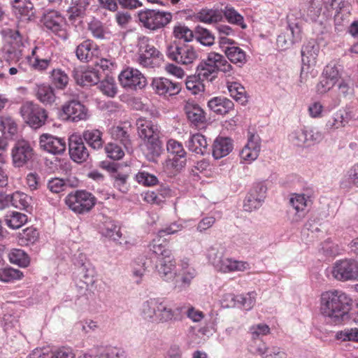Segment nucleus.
<instances>
[{"label": "nucleus", "instance_id": "393cba45", "mask_svg": "<svg viewBox=\"0 0 358 358\" xmlns=\"http://www.w3.org/2000/svg\"><path fill=\"white\" fill-rule=\"evenodd\" d=\"M15 15L22 21H31L34 18V5L29 0H13L12 3Z\"/></svg>", "mask_w": 358, "mask_h": 358}, {"label": "nucleus", "instance_id": "09e8293b", "mask_svg": "<svg viewBox=\"0 0 358 358\" xmlns=\"http://www.w3.org/2000/svg\"><path fill=\"white\" fill-rule=\"evenodd\" d=\"M166 148L169 153L174 155L175 157H177V159L173 158V161L175 162L177 159H182L180 165V166H184L186 161V152L184 150L182 145L176 140L170 139L167 142Z\"/></svg>", "mask_w": 358, "mask_h": 358}, {"label": "nucleus", "instance_id": "9d476101", "mask_svg": "<svg viewBox=\"0 0 358 358\" xmlns=\"http://www.w3.org/2000/svg\"><path fill=\"white\" fill-rule=\"evenodd\" d=\"M120 85L127 90H140L147 85L144 75L137 69L127 67L118 76Z\"/></svg>", "mask_w": 358, "mask_h": 358}, {"label": "nucleus", "instance_id": "37998d69", "mask_svg": "<svg viewBox=\"0 0 358 358\" xmlns=\"http://www.w3.org/2000/svg\"><path fill=\"white\" fill-rule=\"evenodd\" d=\"M149 247L150 250L159 257H169L172 255L171 251L168 248V243L159 236L152 240Z\"/></svg>", "mask_w": 358, "mask_h": 358}, {"label": "nucleus", "instance_id": "4be33fe9", "mask_svg": "<svg viewBox=\"0 0 358 358\" xmlns=\"http://www.w3.org/2000/svg\"><path fill=\"white\" fill-rule=\"evenodd\" d=\"M180 267L181 268L179 272L180 279V280L176 281L175 286V288L179 292L188 288L191 285L192 280L197 275L196 269L193 266H191L186 260H182L181 262Z\"/></svg>", "mask_w": 358, "mask_h": 358}, {"label": "nucleus", "instance_id": "1a4fd4ad", "mask_svg": "<svg viewBox=\"0 0 358 358\" xmlns=\"http://www.w3.org/2000/svg\"><path fill=\"white\" fill-rule=\"evenodd\" d=\"M26 49V43L23 41L19 31L15 30L3 48V57L8 62H17L24 55Z\"/></svg>", "mask_w": 358, "mask_h": 358}, {"label": "nucleus", "instance_id": "f257e3e1", "mask_svg": "<svg viewBox=\"0 0 358 358\" xmlns=\"http://www.w3.org/2000/svg\"><path fill=\"white\" fill-rule=\"evenodd\" d=\"M352 299L341 290H329L320 296V312L329 321L335 324L348 319Z\"/></svg>", "mask_w": 358, "mask_h": 358}, {"label": "nucleus", "instance_id": "ea45409f", "mask_svg": "<svg viewBox=\"0 0 358 358\" xmlns=\"http://www.w3.org/2000/svg\"><path fill=\"white\" fill-rule=\"evenodd\" d=\"M127 351L122 347L106 345L99 349L94 358H127Z\"/></svg>", "mask_w": 358, "mask_h": 358}, {"label": "nucleus", "instance_id": "0eeeda50", "mask_svg": "<svg viewBox=\"0 0 358 358\" xmlns=\"http://www.w3.org/2000/svg\"><path fill=\"white\" fill-rule=\"evenodd\" d=\"M65 203L71 210L82 214L90 211L93 208L95 205V198L88 192L77 190L66 196Z\"/></svg>", "mask_w": 358, "mask_h": 358}, {"label": "nucleus", "instance_id": "2eb2a0df", "mask_svg": "<svg viewBox=\"0 0 358 358\" xmlns=\"http://www.w3.org/2000/svg\"><path fill=\"white\" fill-rule=\"evenodd\" d=\"M13 163L15 167H21L31 160L34 150L29 142L22 140L17 141L11 150Z\"/></svg>", "mask_w": 358, "mask_h": 358}, {"label": "nucleus", "instance_id": "864d4df0", "mask_svg": "<svg viewBox=\"0 0 358 358\" xmlns=\"http://www.w3.org/2000/svg\"><path fill=\"white\" fill-rule=\"evenodd\" d=\"M92 0H71V6L68 9L70 13L69 18L80 17L85 14V10L91 4Z\"/></svg>", "mask_w": 358, "mask_h": 358}, {"label": "nucleus", "instance_id": "c756f323", "mask_svg": "<svg viewBox=\"0 0 358 358\" xmlns=\"http://www.w3.org/2000/svg\"><path fill=\"white\" fill-rule=\"evenodd\" d=\"M136 126L138 135L144 141L159 136L158 126L150 120L138 119Z\"/></svg>", "mask_w": 358, "mask_h": 358}, {"label": "nucleus", "instance_id": "f3484780", "mask_svg": "<svg viewBox=\"0 0 358 358\" xmlns=\"http://www.w3.org/2000/svg\"><path fill=\"white\" fill-rule=\"evenodd\" d=\"M69 141V151L71 159L77 163L85 162L90 154L81 136L72 135Z\"/></svg>", "mask_w": 358, "mask_h": 358}, {"label": "nucleus", "instance_id": "13d9d810", "mask_svg": "<svg viewBox=\"0 0 358 358\" xmlns=\"http://www.w3.org/2000/svg\"><path fill=\"white\" fill-rule=\"evenodd\" d=\"M195 38L205 46H211L215 43V36L207 29L197 26L195 29Z\"/></svg>", "mask_w": 358, "mask_h": 358}, {"label": "nucleus", "instance_id": "6ab92c4d", "mask_svg": "<svg viewBox=\"0 0 358 358\" xmlns=\"http://www.w3.org/2000/svg\"><path fill=\"white\" fill-rule=\"evenodd\" d=\"M95 282V270L89 263L86 264L81 259L80 266L76 278V284L80 289H88Z\"/></svg>", "mask_w": 358, "mask_h": 358}, {"label": "nucleus", "instance_id": "c03bdc74", "mask_svg": "<svg viewBox=\"0 0 358 358\" xmlns=\"http://www.w3.org/2000/svg\"><path fill=\"white\" fill-rule=\"evenodd\" d=\"M52 84L57 89H64L69 83V78L67 73L59 68H53L50 73Z\"/></svg>", "mask_w": 358, "mask_h": 358}, {"label": "nucleus", "instance_id": "473e14b6", "mask_svg": "<svg viewBox=\"0 0 358 358\" xmlns=\"http://www.w3.org/2000/svg\"><path fill=\"white\" fill-rule=\"evenodd\" d=\"M98 50L97 45L92 40H85L79 44L76 49L77 58L81 62H89Z\"/></svg>", "mask_w": 358, "mask_h": 358}, {"label": "nucleus", "instance_id": "39448f33", "mask_svg": "<svg viewBox=\"0 0 358 358\" xmlns=\"http://www.w3.org/2000/svg\"><path fill=\"white\" fill-rule=\"evenodd\" d=\"M140 22L151 31L162 29L169 24L173 15L171 13L156 9H144L138 13Z\"/></svg>", "mask_w": 358, "mask_h": 358}, {"label": "nucleus", "instance_id": "7c9ffc66", "mask_svg": "<svg viewBox=\"0 0 358 358\" xmlns=\"http://www.w3.org/2000/svg\"><path fill=\"white\" fill-rule=\"evenodd\" d=\"M233 150V143L230 138L218 136L213 145V156L219 159L228 155Z\"/></svg>", "mask_w": 358, "mask_h": 358}, {"label": "nucleus", "instance_id": "4468645a", "mask_svg": "<svg viewBox=\"0 0 358 358\" xmlns=\"http://www.w3.org/2000/svg\"><path fill=\"white\" fill-rule=\"evenodd\" d=\"M267 188L262 183L255 185L246 195L243 208L245 211L252 212L259 208L266 198Z\"/></svg>", "mask_w": 358, "mask_h": 358}, {"label": "nucleus", "instance_id": "ddd939ff", "mask_svg": "<svg viewBox=\"0 0 358 358\" xmlns=\"http://www.w3.org/2000/svg\"><path fill=\"white\" fill-rule=\"evenodd\" d=\"M62 110L64 118L70 122L85 121L89 117L88 109L78 100L66 101L62 106Z\"/></svg>", "mask_w": 358, "mask_h": 358}, {"label": "nucleus", "instance_id": "a211bd4d", "mask_svg": "<svg viewBox=\"0 0 358 358\" xmlns=\"http://www.w3.org/2000/svg\"><path fill=\"white\" fill-rule=\"evenodd\" d=\"M39 143L41 148L53 155L63 154L66 148L64 138L48 134H43L40 136Z\"/></svg>", "mask_w": 358, "mask_h": 358}, {"label": "nucleus", "instance_id": "bb28decb", "mask_svg": "<svg viewBox=\"0 0 358 358\" xmlns=\"http://www.w3.org/2000/svg\"><path fill=\"white\" fill-rule=\"evenodd\" d=\"M251 268L250 264L246 261H240L231 257H224L222 263L217 269L224 273L243 272Z\"/></svg>", "mask_w": 358, "mask_h": 358}, {"label": "nucleus", "instance_id": "423d86ee", "mask_svg": "<svg viewBox=\"0 0 358 358\" xmlns=\"http://www.w3.org/2000/svg\"><path fill=\"white\" fill-rule=\"evenodd\" d=\"M41 22L47 31L54 34L62 39L66 40L68 38L69 34L66 30L65 18L59 11L55 10H46L43 13Z\"/></svg>", "mask_w": 358, "mask_h": 358}, {"label": "nucleus", "instance_id": "4c0bfd02", "mask_svg": "<svg viewBox=\"0 0 358 358\" xmlns=\"http://www.w3.org/2000/svg\"><path fill=\"white\" fill-rule=\"evenodd\" d=\"M145 155L150 162H155L162 151V142L159 136L145 141Z\"/></svg>", "mask_w": 358, "mask_h": 358}, {"label": "nucleus", "instance_id": "aec40b11", "mask_svg": "<svg viewBox=\"0 0 358 358\" xmlns=\"http://www.w3.org/2000/svg\"><path fill=\"white\" fill-rule=\"evenodd\" d=\"M308 199L304 194H293L289 199V204L294 210V215L290 217L292 223H299L306 215Z\"/></svg>", "mask_w": 358, "mask_h": 358}, {"label": "nucleus", "instance_id": "603ef678", "mask_svg": "<svg viewBox=\"0 0 358 358\" xmlns=\"http://www.w3.org/2000/svg\"><path fill=\"white\" fill-rule=\"evenodd\" d=\"M222 13V15H224L229 23L238 25L243 29L247 27L246 24L244 22L243 15L235 10L234 8L227 6Z\"/></svg>", "mask_w": 358, "mask_h": 358}, {"label": "nucleus", "instance_id": "4d7b16f0", "mask_svg": "<svg viewBox=\"0 0 358 358\" xmlns=\"http://www.w3.org/2000/svg\"><path fill=\"white\" fill-rule=\"evenodd\" d=\"M23 273L18 269L12 267L0 268V282H13L22 279Z\"/></svg>", "mask_w": 358, "mask_h": 358}, {"label": "nucleus", "instance_id": "6e6552de", "mask_svg": "<svg viewBox=\"0 0 358 358\" xmlns=\"http://www.w3.org/2000/svg\"><path fill=\"white\" fill-rule=\"evenodd\" d=\"M20 113L24 122L34 129H38L45 124L48 117L45 110L31 101L24 103Z\"/></svg>", "mask_w": 358, "mask_h": 358}, {"label": "nucleus", "instance_id": "9b49d317", "mask_svg": "<svg viewBox=\"0 0 358 358\" xmlns=\"http://www.w3.org/2000/svg\"><path fill=\"white\" fill-rule=\"evenodd\" d=\"M333 276L341 281L358 279V262L353 259L337 261L333 268Z\"/></svg>", "mask_w": 358, "mask_h": 358}, {"label": "nucleus", "instance_id": "680f3d73", "mask_svg": "<svg viewBox=\"0 0 358 358\" xmlns=\"http://www.w3.org/2000/svg\"><path fill=\"white\" fill-rule=\"evenodd\" d=\"M109 133L113 139L120 141L126 148L131 145L129 136L127 130L123 127L119 126L112 127L109 130Z\"/></svg>", "mask_w": 358, "mask_h": 358}, {"label": "nucleus", "instance_id": "f704fd0d", "mask_svg": "<svg viewBox=\"0 0 358 358\" xmlns=\"http://www.w3.org/2000/svg\"><path fill=\"white\" fill-rule=\"evenodd\" d=\"M102 136L103 133L99 129H86L83 132L81 138L91 148L97 150L103 148L104 141Z\"/></svg>", "mask_w": 358, "mask_h": 358}, {"label": "nucleus", "instance_id": "052dcab7", "mask_svg": "<svg viewBox=\"0 0 358 358\" xmlns=\"http://www.w3.org/2000/svg\"><path fill=\"white\" fill-rule=\"evenodd\" d=\"M289 140L296 146H308L307 128L296 129L289 135Z\"/></svg>", "mask_w": 358, "mask_h": 358}, {"label": "nucleus", "instance_id": "0e129e2a", "mask_svg": "<svg viewBox=\"0 0 358 358\" xmlns=\"http://www.w3.org/2000/svg\"><path fill=\"white\" fill-rule=\"evenodd\" d=\"M323 3L328 13L334 10L336 15L343 10L348 11V3L345 0H323Z\"/></svg>", "mask_w": 358, "mask_h": 358}, {"label": "nucleus", "instance_id": "3c124183", "mask_svg": "<svg viewBox=\"0 0 358 358\" xmlns=\"http://www.w3.org/2000/svg\"><path fill=\"white\" fill-rule=\"evenodd\" d=\"M36 96L38 99L45 105H51L55 101L54 90L50 85H41L37 87Z\"/></svg>", "mask_w": 358, "mask_h": 358}, {"label": "nucleus", "instance_id": "b1692460", "mask_svg": "<svg viewBox=\"0 0 358 358\" xmlns=\"http://www.w3.org/2000/svg\"><path fill=\"white\" fill-rule=\"evenodd\" d=\"M207 63L213 66V68L218 73L222 71L227 74V76H231L234 73V68L227 59L221 54L211 52L208 54L206 59Z\"/></svg>", "mask_w": 358, "mask_h": 358}, {"label": "nucleus", "instance_id": "58836bf2", "mask_svg": "<svg viewBox=\"0 0 358 358\" xmlns=\"http://www.w3.org/2000/svg\"><path fill=\"white\" fill-rule=\"evenodd\" d=\"M37 51H40V48L35 47L31 52V55L34 57V61H31L30 56H27V59L31 63V66L38 71H43L49 67L53 66V60L52 57L48 56L45 58H41V55H37Z\"/></svg>", "mask_w": 358, "mask_h": 358}, {"label": "nucleus", "instance_id": "72a5a7b5", "mask_svg": "<svg viewBox=\"0 0 358 358\" xmlns=\"http://www.w3.org/2000/svg\"><path fill=\"white\" fill-rule=\"evenodd\" d=\"M319 45L315 41L311 40L305 43L301 48V60L303 65L310 66L315 63L319 52Z\"/></svg>", "mask_w": 358, "mask_h": 358}, {"label": "nucleus", "instance_id": "2f4dec72", "mask_svg": "<svg viewBox=\"0 0 358 358\" xmlns=\"http://www.w3.org/2000/svg\"><path fill=\"white\" fill-rule=\"evenodd\" d=\"M186 146L189 151L200 155H204L208 151L207 140L199 133L191 135L186 142Z\"/></svg>", "mask_w": 358, "mask_h": 358}, {"label": "nucleus", "instance_id": "e2e57ef3", "mask_svg": "<svg viewBox=\"0 0 358 358\" xmlns=\"http://www.w3.org/2000/svg\"><path fill=\"white\" fill-rule=\"evenodd\" d=\"M88 29L92 36L97 39L106 38V35L109 33L103 24L97 20H94L89 23Z\"/></svg>", "mask_w": 358, "mask_h": 358}, {"label": "nucleus", "instance_id": "c9c22d12", "mask_svg": "<svg viewBox=\"0 0 358 358\" xmlns=\"http://www.w3.org/2000/svg\"><path fill=\"white\" fill-rule=\"evenodd\" d=\"M224 54L230 62L239 67L243 66L248 61L246 52L236 45L226 48Z\"/></svg>", "mask_w": 358, "mask_h": 358}, {"label": "nucleus", "instance_id": "cd10ccee", "mask_svg": "<svg viewBox=\"0 0 358 358\" xmlns=\"http://www.w3.org/2000/svg\"><path fill=\"white\" fill-rule=\"evenodd\" d=\"M208 108L217 115H224L234 109L232 101L224 96H215L208 101Z\"/></svg>", "mask_w": 358, "mask_h": 358}, {"label": "nucleus", "instance_id": "412c9836", "mask_svg": "<svg viewBox=\"0 0 358 358\" xmlns=\"http://www.w3.org/2000/svg\"><path fill=\"white\" fill-rule=\"evenodd\" d=\"M261 145L259 136L250 134L247 144L240 152V157L242 160L251 163L258 157Z\"/></svg>", "mask_w": 358, "mask_h": 358}, {"label": "nucleus", "instance_id": "a878e982", "mask_svg": "<svg viewBox=\"0 0 358 358\" xmlns=\"http://www.w3.org/2000/svg\"><path fill=\"white\" fill-rule=\"evenodd\" d=\"M184 110L188 120L194 126L199 127L206 122V113L198 104L187 102Z\"/></svg>", "mask_w": 358, "mask_h": 358}, {"label": "nucleus", "instance_id": "49530a36", "mask_svg": "<svg viewBox=\"0 0 358 358\" xmlns=\"http://www.w3.org/2000/svg\"><path fill=\"white\" fill-rule=\"evenodd\" d=\"M346 124L348 120L345 117V112L338 110L327 120L325 127L327 130L331 131L344 127Z\"/></svg>", "mask_w": 358, "mask_h": 358}, {"label": "nucleus", "instance_id": "de8ad7c7", "mask_svg": "<svg viewBox=\"0 0 358 358\" xmlns=\"http://www.w3.org/2000/svg\"><path fill=\"white\" fill-rule=\"evenodd\" d=\"M303 13H300V17H305V13L311 20H316L319 17L322 8L320 0H310L307 4L302 6Z\"/></svg>", "mask_w": 358, "mask_h": 358}, {"label": "nucleus", "instance_id": "8fccbe9b", "mask_svg": "<svg viewBox=\"0 0 358 358\" xmlns=\"http://www.w3.org/2000/svg\"><path fill=\"white\" fill-rule=\"evenodd\" d=\"M74 78L78 84L81 85H92L99 82V77L97 72L94 71H85L76 72Z\"/></svg>", "mask_w": 358, "mask_h": 358}, {"label": "nucleus", "instance_id": "f8f14e48", "mask_svg": "<svg viewBox=\"0 0 358 358\" xmlns=\"http://www.w3.org/2000/svg\"><path fill=\"white\" fill-rule=\"evenodd\" d=\"M294 15L292 13L287 15L288 27L285 33L280 34L277 38V44L282 49H287L294 43L299 42L301 38V29L299 23L294 22Z\"/></svg>", "mask_w": 358, "mask_h": 358}, {"label": "nucleus", "instance_id": "5fc2aeb1", "mask_svg": "<svg viewBox=\"0 0 358 358\" xmlns=\"http://www.w3.org/2000/svg\"><path fill=\"white\" fill-rule=\"evenodd\" d=\"M8 258L12 264L21 267L28 266L30 262L28 255L24 250L17 248H13L9 252Z\"/></svg>", "mask_w": 358, "mask_h": 358}, {"label": "nucleus", "instance_id": "a18cd8bd", "mask_svg": "<svg viewBox=\"0 0 358 358\" xmlns=\"http://www.w3.org/2000/svg\"><path fill=\"white\" fill-rule=\"evenodd\" d=\"M6 225L12 229H17L27 222V216L20 212L8 213L5 216Z\"/></svg>", "mask_w": 358, "mask_h": 358}, {"label": "nucleus", "instance_id": "c85d7f7f", "mask_svg": "<svg viewBox=\"0 0 358 358\" xmlns=\"http://www.w3.org/2000/svg\"><path fill=\"white\" fill-rule=\"evenodd\" d=\"M100 221L99 229L103 236L115 241H118L121 238L122 234L120 227L114 220L110 217L102 216V219Z\"/></svg>", "mask_w": 358, "mask_h": 358}, {"label": "nucleus", "instance_id": "a19ab883", "mask_svg": "<svg viewBox=\"0 0 358 358\" xmlns=\"http://www.w3.org/2000/svg\"><path fill=\"white\" fill-rule=\"evenodd\" d=\"M227 86L230 96L242 105L248 102L246 91L241 83L237 82L227 81Z\"/></svg>", "mask_w": 358, "mask_h": 358}, {"label": "nucleus", "instance_id": "e433bc0d", "mask_svg": "<svg viewBox=\"0 0 358 358\" xmlns=\"http://www.w3.org/2000/svg\"><path fill=\"white\" fill-rule=\"evenodd\" d=\"M222 12L217 8H202L196 15V18L206 24H213L222 20Z\"/></svg>", "mask_w": 358, "mask_h": 358}, {"label": "nucleus", "instance_id": "20e7f679", "mask_svg": "<svg viewBox=\"0 0 358 358\" xmlns=\"http://www.w3.org/2000/svg\"><path fill=\"white\" fill-rule=\"evenodd\" d=\"M163 54L148 38H143L138 44L136 62L145 68H155L163 61Z\"/></svg>", "mask_w": 358, "mask_h": 358}, {"label": "nucleus", "instance_id": "bf43d9fd", "mask_svg": "<svg viewBox=\"0 0 358 358\" xmlns=\"http://www.w3.org/2000/svg\"><path fill=\"white\" fill-rule=\"evenodd\" d=\"M208 262L217 269L224 259V250L218 246H210L206 254Z\"/></svg>", "mask_w": 358, "mask_h": 358}, {"label": "nucleus", "instance_id": "774afa93", "mask_svg": "<svg viewBox=\"0 0 358 358\" xmlns=\"http://www.w3.org/2000/svg\"><path fill=\"white\" fill-rule=\"evenodd\" d=\"M173 36L178 39H183L185 42H190L193 40L194 34L187 27L178 24L173 28Z\"/></svg>", "mask_w": 358, "mask_h": 358}, {"label": "nucleus", "instance_id": "6e6d98bb", "mask_svg": "<svg viewBox=\"0 0 358 358\" xmlns=\"http://www.w3.org/2000/svg\"><path fill=\"white\" fill-rule=\"evenodd\" d=\"M31 199L27 194L20 192H15L10 196V204L15 208L22 210H27Z\"/></svg>", "mask_w": 358, "mask_h": 358}, {"label": "nucleus", "instance_id": "dca6fc26", "mask_svg": "<svg viewBox=\"0 0 358 358\" xmlns=\"http://www.w3.org/2000/svg\"><path fill=\"white\" fill-rule=\"evenodd\" d=\"M151 86L157 94L165 97L178 94L182 88L180 83L163 77L155 78Z\"/></svg>", "mask_w": 358, "mask_h": 358}, {"label": "nucleus", "instance_id": "79ce46f5", "mask_svg": "<svg viewBox=\"0 0 358 358\" xmlns=\"http://www.w3.org/2000/svg\"><path fill=\"white\" fill-rule=\"evenodd\" d=\"M196 73L201 80L213 81L217 77V72L213 68L212 65L207 63L205 59L202 60L196 66Z\"/></svg>", "mask_w": 358, "mask_h": 358}, {"label": "nucleus", "instance_id": "5701e85b", "mask_svg": "<svg viewBox=\"0 0 358 358\" xmlns=\"http://www.w3.org/2000/svg\"><path fill=\"white\" fill-rule=\"evenodd\" d=\"M176 263L172 255L169 257H159L156 270L164 280H173L176 276Z\"/></svg>", "mask_w": 358, "mask_h": 358}, {"label": "nucleus", "instance_id": "69168bd1", "mask_svg": "<svg viewBox=\"0 0 358 358\" xmlns=\"http://www.w3.org/2000/svg\"><path fill=\"white\" fill-rule=\"evenodd\" d=\"M0 131L12 136L17 134V125L10 117L0 116Z\"/></svg>", "mask_w": 358, "mask_h": 358}, {"label": "nucleus", "instance_id": "7ed1b4c3", "mask_svg": "<svg viewBox=\"0 0 358 358\" xmlns=\"http://www.w3.org/2000/svg\"><path fill=\"white\" fill-rule=\"evenodd\" d=\"M166 52L169 59L185 66L193 64L199 57L198 52L192 45L178 41L168 44Z\"/></svg>", "mask_w": 358, "mask_h": 358}, {"label": "nucleus", "instance_id": "338daca9", "mask_svg": "<svg viewBox=\"0 0 358 358\" xmlns=\"http://www.w3.org/2000/svg\"><path fill=\"white\" fill-rule=\"evenodd\" d=\"M169 189H164L163 191H148L145 193L144 200L151 204L160 205L165 201L166 195L169 193Z\"/></svg>", "mask_w": 358, "mask_h": 358}, {"label": "nucleus", "instance_id": "f03ea898", "mask_svg": "<svg viewBox=\"0 0 358 358\" xmlns=\"http://www.w3.org/2000/svg\"><path fill=\"white\" fill-rule=\"evenodd\" d=\"M183 306H175L162 298H150L141 308L143 318L153 323H166L181 319Z\"/></svg>", "mask_w": 358, "mask_h": 358}]
</instances>
